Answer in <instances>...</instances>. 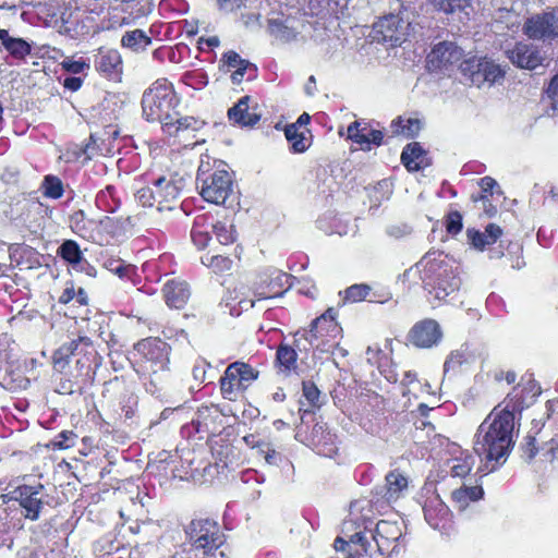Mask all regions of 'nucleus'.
<instances>
[{
	"label": "nucleus",
	"mask_w": 558,
	"mask_h": 558,
	"mask_svg": "<svg viewBox=\"0 0 558 558\" xmlns=\"http://www.w3.org/2000/svg\"><path fill=\"white\" fill-rule=\"evenodd\" d=\"M513 430V416L495 407L475 434L473 449L483 462L482 471L494 472L506 462L514 446Z\"/></svg>",
	"instance_id": "f257e3e1"
},
{
	"label": "nucleus",
	"mask_w": 558,
	"mask_h": 558,
	"mask_svg": "<svg viewBox=\"0 0 558 558\" xmlns=\"http://www.w3.org/2000/svg\"><path fill=\"white\" fill-rule=\"evenodd\" d=\"M170 354V344L158 337L142 339L133 347L132 365L151 395L160 393L168 384Z\"/></svg>",
	"instance_id": "f03ea898"
},
{
	"label": "nucleus",
	"mask_w": 558,
	"mask_h": 558,
	"mask_svg": "<svg viewBox=\"0 0 558 558\" xmlns=\"http://www.w3.org/2000/svg\"><path fill=\"white\" fill-rule=\"evenodd\" d=\"M190 558H231L232 550L219 523L209 518H196L184 529Z\"/></svg>",
	"instance_id": "7ed1b4c3"
},
{
	"label": "nucleus",
	"mask_w": 558,
	"mask_h": 558,
	"mask_svg": "<svg viewBox=\"0 0 558 558\" xmlns=\"http://www.w3.org/2000/svg\"><path fill=\"white\" fill-rule=\"evenodd\" d=\"M196 181L199 194L207 203L229 207L236 199L233 177L225 162L215 161L213 167L202 163Z\"/></svg>",
	"instance_id": "20e7f679"
},
{
	"label": "nucleus",
	"mask_w": 558,
	"mask_h": 558,
	"mask_svg": "<svg viewBox=\"0 0 558 558\" xmlns=\"http://www.w3.org/2000/svg\"><path fill=\"white\" fill-rule=\"evenodd\" d=\"M338 311L328 307L322 315L311 322L307 328L295 332V345L300 348L302 339L308 342L310 349L322 353L331 352L342 338V327L337 320ZM305 351L308 348H304Z\"/></svg>",
	"instance_id": "39448f33"
},
{
	"label": "nucleus",
	"mask_w": 558,
	"mask_h": 558,
	"mask_svg": "<svg viewBox=\"0 0 558 558\" xmlns=\"http://www.w3.org/2000/svg\"><path fill=\"white\" fill-rule=\"evenodd\" d=\"M180 102L181 98L173 84L166 77L157 78L143 94V117L148 122H159L162 125L173 116H179L177 108Z\"/></svg>",
	"instance_id": "423d86ee"
},
{
	"label": "nucleus",
	"mask_w": 558,
	"mask_h": 558,
	"mask_svg": "<svg viewBox=\"0 0 558 558\" xmlns=\"http://www.w3.org/2000/svg\"><path fill=\"white\" fill-rule=\"evenodd\" d=\"M70 228L82 239L98 245H108L124 231V221L118 217L88 218L83 210L70 216Z\"/></svg>",
	"instance_id": "0eeeda50"
},
{
	"label": "nucleus",
	"mask_w": 558,
	"mask_h": 558,
	"mask_svg": "<svg viewBox=\"0 0 558 558\" xmlns=\"http://www.w3.org/2000/svg\"><path fill=\"white\" fill-rule=\"evenodd\" d=\"M185 186L183 177L171 175L169 179L160 177L153 182V186H145L137 191L136 197L145 207H157L158 210H171L178 202Z\"/></svg>",
	"instance_id": "6e6552de"
},
{
	"label": "nucleus",
	"mask_w": 558,
	"mask_h": 558,
	"mask_svg": "<svg viewBox=\"0 0 558 558\" xmlns=\"http://www.w3.org/2000/svg\"><path fill=\"white\" fill-rule=\"evenodd\" d=\"M260 372L243 361L230 363L219 378L220 395L236 402L245 397L248 388L259 378Z\"/></svg>",
	"instance_id": "1a4fd4ad"
},
{
	"label": "nucleus",
	"mask_w": 558,
	"mask_h": 558,
	"mask_svg": "<svg viewBox=\"0 0 558 558\" xmlns=\"http://www.w3.org/2000/svg\"><path fill=\"white\" fill-rule=\"evenodd\" d=\"M541 392V386L532 376H523L497 407L499 411H508L514 421L515 415L531 407Z\"/></svg>",
	"instance_id": "9d476101"
},
{
	"label": "nucleus",
	"mask_w": 558,
	"mask_h": 558,
	"mask_svg": "<svg viewBox=\"0 0 558 558\" xmlns=\"http://www.w3.org/2000/svg\"><path fill=\"white\" fill-rule=\"evenodd\" d=\"M460 71L471 84L477 87L485 83L493 85L506 74L498 63L487 57H471L463 60L460 63Z\"/></svg>",
	"instance_id": "9b49d317"
},
{
	"label": "nucleus",
	"mask_w": 558,
	"mask_h": 558,
	"mask_svg": "<svg viewBox=\"0 0 558 558\" xmlns=\"http://www.w3.org/2000/svg\"><path fill=\"white\" fill-rule=\"evenodd\" d=\"M523 34L533 40L551 41L558 38V8L533 14L523 24Z\"/></svg>",
	"instance_id": "f8f14e48"
},
{
	"label": "nucleus",
	"mask_w": 558,
	"mask_h": 558,
	"mask_svg": "<svg viewBox=\"0 0 558 558\" xmlns=\"http://www.w3.org/2000/svg\"><path fill=\"white\" fill-rule=\"evenodd\" d=\"M407 37L404 21L397 14L380 17L373 25V39L391 47L401 46Z\"/></svg>",
	"instance_id": "ddd939ff"
},
{
	"label": "nucleus",
	"mask_w": 558,
	"mask_h": 558,
	"mask_svg": "<svg viewBox=\"0 0 558 558\" xmlns=\"http://www.w3.org/2000/svg\"><path fill=\"white\" fill-rule=\"evenodd\" d=\"M402 527L396 521L380 520L377 522L373 539L381 556H391L399 553Z\"/></svg>",
	"instance_id": "4468645a"
},
{
	"label": "nucleus",
	"mask_w": 558,
	"mask_h": 558,
	"mask_svg": "<svg viewBox=\"0 0 558 558\" xmlns=\"http://www.w3.org/2000/svg\"><path fill=\"white\" fill-rule=\"evenodd\" d=\"M94 68L102 77L121 82L123 75V60L121 53L113 48L100 47L94 54Z\"/></svg>",
	"instance_id": "2eb2a0df"
},
{
	"label": "nucleus",
	"mask_w": 558,
	"mask_h": 558,
	"mask_svg": "<svg viewBox=\"0 0 558 558\" xmlns=\"http://www.w3.org/2000/svg\"><path fill=\"white\" fill-rule=\"evenodd\" d=\"M462 49L452 41H440L436 44L427 56L428 68L433 71L446 70L461 61Z\"/></svg>",
	"instance_id": "dca6fc26"
},
{
	"label": "nucleus",
	"mask_w": 558,
	"mask_h": 558,
	"mask_svg": "<svg viewBox=\"0 0 558 558\" xmlns=\"http://www.w3.org/2000/svg\"><path fill=\"white\" fill-rule=\"evenodd\" d=\"M442 337L439 324L430 318L414 324L408 335V340L416 348L427 349L436 345Z\"/></svg>",
	"instance_id": "f3484780"
},
{
	"label": "nucleus",
	"mask_w": 558,
	"mask_h": 558,
	"mask_svg": "<svg viewBox=\"0 0 558 558\" xmlns=\"http://www.w3.org/2000/svg\"><path fill=\"white\" fill-rule=\"evenodd\" d=\"M348 138L361 146L363 150H371L372 146H380L384 143V133L373 129L363 120H355L347 129Z\"/></svg>",
	"instance_id": "a211bd4d"
},
{
	"label": "nucleus",
	"mask_w": 558,
	"mask_h": 558,
	"mask_svg": "<svg viewBox=\"0 0 558 558\" xmlns=\"http://www.w3.org/2000/svg\"><path fill=\"white\" fill-rule=\"evenodd\" d=\"M308 445L319 454L332 457L337 453V435L324 422H317L307 436Z\"/></svg>",
	"instance_id": "6ab92c4d"
},
{
	"label": "nucleus",
	"mask_w": 558,
	"mask_h": 558,
	"mask_svg": "<svg viewBox=\"0 0 558 558\" xmlns=\"http://www.w3.org/2000/svg\"><path fill=\"white\" fill-rule=\"evenodd\" d=\"M293 337L295 338V335ZM296 350L301 351L302 349L295 345V339L293 344L281 341L277 345L274 367L278 374L289 377L299 373V354Z\"/></svg>",
	"instance_id": "aec40b11"
},
{
	"label": "nucleus",
	"mask_w": 558,
	"mask_h": 558,
	"mask_svg": "<svg viewBox=\"0 0 558 558\" xmlns=\"http://www.w3.org/2000/svg\"><path fill=\"white\" fill-rule=\"evenodd\" d=\"M161 293L168 307L183 310L191 298V287L185 280L172 278L165 282Z\"/></svg>",
	"instance_id": "412c9836"
},
{
	"label": "nucleus",
	"mask_w": 558,
	"mask_h": 558,
	"mask_svg": "<svg viewBox=\"0 0 558 558\" xmlns=\"http://www.w3.org/2000/svg\"><path fill=\"white\" fill-rule=\"evenodd\" d=\"M197 433L216 435L222 426V413L217 404L202 405L192 421Z\"/></svg>",
	"instance_id": "4be33fe9"
},
{
	"label": "nucleus",
	"mask_w": 558,
	"mask_h": 558,
	"mask_svg": "<svg viewBox=\"0 0 558 558\" xmlns=\"http://www.w3.org/2000/svg\"><path fill=\"white\" fill-rule=\"evenodd\" d=\"M251 96L241 97L233 107L228 110V119L241 128H254L260 120V113L257 112V106L251 108Z\"/></svg>",
	"instance_id": "5701e85b"
},
{
	"label": "nucleus",
	"mask_w": 558,
	"mask_h": 558,
	"mask_svg": "<svg viewBox=\"0 0 558 558\" xmlns=\"http://www.w3.org/2000/svg\"><path fill=\"white\" fill-rule=\"evenodd\" d=\"M206 122L191 116H173L161 125L162 132L170 137H181L201 131Z\"/></svg>",
	"instance_id": "b1692460"
},
{
	"label": "nucleus",
	"mask_w": 558,
	"mask_h": 558,
	"mask_svg": "<svg viewBox=\"0 0 558 558\" xmlns=\"http://www.w3.org/2000/svg\"><path fill=\"white\" fill-rule=\"evenodd\" d=\"M507 57L515 66L527 70L536 69L543 61L536 48L521 41L507 50Z\"/></svg>",
	"instance_id": "393cba45"
},
{
	"label": "nucleus",
	"mask_w": 558,
	"mask_h": 558,
	"mask_svg": "<svg viewBox=\"0 0 558 558\" xmlns=\"http://www.w3.org/2000/svg\"><path fill=\"white\" fill-rule=\"evenodd\" d=\"M63 52L60 49L51 48L49 46L37 47V72H43L47 77H57L61 70V59Z\"/></svg>",
	"instance_id": "a878e982"
},
{
	"label": "nucleus",
	"mask_w": 558,
	"mask_h": 558,
	"mask_svg": "<svg viewBox=\"0 0 558 558\" xmlns=\"http://www.w3.org/2000/svg\"><path fill=\"white\" fill-rule=\"evenodd\" d=\"M460 283V278L453 274L451 268L439 267L433 283H429L432 286L430 293H434L438 300H445L448 295L459 290Z\"/></svg>",
	"instance_id": "bb28decb"
},
{
	"label": "nucleus",
	"mask_w": 558,
	"mask_h": 558,
	"mask_svg": "<svg viewBox=\"0 0 558 558\" xmlns=\"http://www.w3.org/2000/svg\"><path fill=\"white\" fill-rule=\"evenodd\" d=\"M423 510L426 522L435 530H445L451 522V512L440 500L426 502Z\"/></svg>",
	"instance_id": "cd10ccee"
},
{
	"label": "nucleus",
	"mask_w": 558,
	"mask_h": 558,
	"mask_svg": "<svg viewBox=\"0 0 558 558\" xmlns=\"http://www.w3.org/2000/svg\"><path fill=\"white\" fill-rule=\"evenodd\" d=\"M401 162L410 172H416L429 166L426 150L418 142H411L404 146Z\"/></svg>",
	"instance_id": "c85d7f7f"
},
{
	"label": "nucleus",
	"mask_w": 558,
	"mask_h": 558,
	"mask_svg": "<svg viewBox=\"0 0 558 558\" xmlns=\"http://www.w3.org/2000/svg\"><path fill=\"white\" fill-rule=\"evenodd\" d=\"M466 235L474 248L484 251L488 245L495 244L500 239L502 229L496 223H488L483 232L476 229H468Z\"/></svg>",
	"instance_id": "c756f323"
},
{
	"label": "nucleus",
	"mask_w": 558,
	"mask_h": 558,
	"mask_svg": "<svg viewBox=\"0 0 558 558\" xmlns=\"http://www.w3.org/2000/svg\"><path fill=\"white\" fill-rule=\"evenodd\" d=\"M302 397L304 399L300 401L299 412L303 418L305 414L314 413L319 410L323 405L322 392L312 380H304L302 383Z\"/></svg>",
	"instance_id": "7c9ffc66"
},
{
	"label": "nucleus",
	"mask_w": 558,
	"mask_h": 558,
	"mask_svg": "<svg viewBox=\"0 0 558 558\" xmlns=\"http://www.w3.org/2000/svg\"><path fill=\"white\" fill-rule=\"evenodd\" d=\"M201 263L216 275H223L231 271L233 259L226 253L210 250L201 256Z\"/></svg>",
	"instance_id": "2f4dec72"
},
{
	"label": "nucleus",
	"mask_w": 558,
	"mask_h": 558,
	"mask_svg": "<svg viewBox=\"0 0 558 558\" xmlns=\"http://www.w3.org/2000/svg\"><path fill=\"white\" fill-rule=\"evenodd\" d=\"M391 132L395 136L415 138L422 130V122L417 118L397 117L391 121Z\"/></svg>",
	"instance_id": "473e14b6"
},
{
	"label": "nucleus",
	"mask_w": 558,
	"mask_h": 558,
	"mask_svg": "<svg viewBox=\"0 0 558 558\" xmlns=\"http://www.w3.org/2000/svg\"><path fill=\"white\" fill-rule=\"evenodd\" d=\"M385 481L386 492L384 498L388 502L397 500L401 493L408 487V478L399 470L388 472Z\"/></svg>",
	"instance_id": "72a5a7b5"
},
{
	"label": "nucleus",
	"mask_w": 558,
	"mask_h": 558,
	"mask_svg": "<svg viewBox=\"0 0 558 558\" xmlns=\"http://www.w3.org/2000/svg\"><path fill=\"white\" fill-rule=\"evenodd\" d=\"M435 408H430L425 403H420L415 410H412L407 413L405 420L408 423H411L416 430H425L434 432L435 426L429 420V413L434 411Z\"/></svg>",
	"instance_id": "f704fd0d"
},
{
	"label": "nucleus",
	"mask_w": 558,
	"mask_h": 558,
	"mask_svg": "<svg viewBox=\"0 0 558 558\" xmlns=\"http://www.w3.org/2000/svg\"><path fill=\"white\" fill-rule=\"evenodd\" d=\"M0 41L5 50L16 59H23L31 53L32 46L22 38L10 36L5 29H0Z\"/></svg>",
	"instance_id": "c9c22d12"
},
{
	"label": "nucleus",
	"mask_w": 558,
	"mask_h": 558,
	"mask_svg": "<svg viewBox=\"0 0 558 558\" xmlns=\"http://www.w3.org/2000/svg\"><path fill=\"white\" fill-rule=\"evenodd\" d=\"M96 205L107 213H114L121 206V198L114 185H107L96 195Z\"/></svg>",
	"instance_id": "e433bc0d"
},
{
	"label": "nucleus",
	"mask_w": 558,
	"mask_h": 558,
	"mask_svg": "<svg viewBox=\"0 0 558 558\" xmlns=\"http://www.w3.org/2000/svg\"><path fill=\"white\" fill-rule=\"evenodd\" d=\"M284 135L290 144L291 151L294 154H302L310 147V143L305 136V133L300 131L296 124L286 125Z\"/></svg>",
	"instance_id": "4c0bfd02"
},
{
	"label": "nucleus",
	"mask_w": 558,
	"mask_h": 558,
	"mask_svg": "<svg viewBox=\"0 0 558 558\" xmlns=\"http://www.w3.org/2000/svg\"><path fill=\"white\" fill-rule=\"evenodd\" d=\"M40 191L46 198L59 199L64 194V185L59 177L47 174L40 184Z\"/></svg>",
	"instance_id": "58836bf2"
},
{
	"label": "nucleus",
	"mask_w": 558,
	"mask_h": 558,
	"mask_svg": "<svg viewBox=\"0 0 558 558\" xmlns=\"http://www.w3.org/2000/svg\"><path fill=\"white\" fill-rule=\"evenodd\" d=\"M475 463L472 453L461 452L459 457L451 459L450 472L454 477H465L470 474Z\"/></svg>",
	"instance_id": "ea45409f"
},
{
	"label": "nucleus",
	"mask_w": 558,
	"mask_h": 558,
	"mask_svg": "<svg viewBox=\"0 0 558 558\" xmlns=\"http://www.w3.org/2000/svg\"><path fill=\"white\" fill-rule=\"evenodd\" d=\"M151 44V38L147 36L142 29H134L126 32L121 38V46L132 50L146 48Z\"/></svg>",
	"instance_id": "a19ab883"
},
{
	"label": "nucleus",
	"mask_w": 558,
	"mask_h": 558,
	"mask_svg": "<svg viewBox=\"0 0 558 558\" xmlns=\"http://www.w3.org/2000/svg\"><path fill=\"white\" fill-rule=\"evenodd\" d=\"M57 254L66 263L76 266L83 260V253L74 240H65L58 248Z\"/></svg>",
	"instance_id": "79ce46f5"
},
{
	"label": "nucleus",
	"mask_w": 558,
	"mask_h": 558,
	"mask_svg": "<svg viewBox=\"0 0 558 558\" xmlns=\"http://www.w3.org/2000/svg\"><path fill=\"white\" fill-rule=\"evenodd\" d=\"M110 149L106 146L105 140L97 133H92L87 143L82 148V154L86 160H90L97 156H105Z\"/></svg>",
	"instance_id": "37998d69"
},
{
	"label": "nucleus",
	"mask_w": 558,
	"mask_h": 558,
	"mask_svg": "<svg viewBox=\"0 0 558 558\" xmlns=\"http://www.w3.org/2000/svg\"><path fill=\"white\" fill-rule=\"evenodd\" d=\"M211 231L215 234L216 240L223 246L231 245L236 241V230L233 225L217 221L213 225Z\"/></svg>",
	"instance_id": "c03bdc74"
},
{
	"label": "nucleus",
	"mask_w": 558,
	"mask_h": 558,
	"mask_svg": "<svg viewBox=\"0 0 558 558\" xmlns=\"http://www.w3.org/2000/svg\"><path fill=\"white\" fill-rule=\"evenodd\" d=\"M484 495L482 486H462L452 492V498L454 501L466 506L470 501H477Z\"/></svg>",
	"instance_id": "a18cd8bd"
},
{
	"label": "nucleus",
	"mask_w": 558,
	"mask_h": 558,
	"mask_svg": "<svg viewBox=\"0 0 558 558\" xmlns=\"http://www.w3.org/2000/svg\"><path fill=\"white\" fill-rule=\"evenodd\" d=\"M191 239L198 250H205L211 240V235L204 225L195 220L191 229Z\"/></svg>",
	"instance_id": "49530a36"
},
{
	"label": "nucleus",
	"mask_w": 558,
	"mask_h": 558,
	"mask_svg": "<svg viewBox=\"0 0 558 558\" xmlns=\"http://www.w3.org/2000/svg\"><path fill=\"white\" fill-rule=\"evenodd\" d=\"M80 343H84L86 347L92 345V341L88 337H78L76 340H72L70 343H65L61 345L53 354V361L56 363L61 362L62 360L69 359L74 354Z\"/></svg>",
	"instance_id": "de8ad7c7"
},
{
	"label": "nucleus",
	"mask_w": 558,
	"mask_h": 558,
	"mask_svg": "<svg viewBox=\"0 0 558 558\" xmlns=\"http://www.w3.org/2000/svg\"><path fill=\"white\" fill-rule=\"evenodd\" d=\"M371 293V286L366 283H355L344 291V300L349 302L366 301Z\"/></svg>",
	"instance_id": "09e8293b"
},
{
	"label": "nucleus",
	"mask_w": 558,
	"mask_h": 558,
	"mask_svg": "<svg viewBox=\"0 0 558 558\" xmlns=\"http://www.w3.org/2000/svg\"><path fill=\"white\" fill-rule=\"evenodd\" d=\"M446 232L450 235L459 234L463 229V217L460 211L451 210L444 218Z\"/></svg>",
	"instance_id": "8fccbe9b"
},
{
	"label": "nucleus",
	"mask_w": 558,
	"mask_h": 558,
	"mask_svg": "<svg viewBox=\"0 0 558 558\" xmlns=\"http://www.w3.org/2000/svg\"><path fill=\"white\" fill-rule=\"evenodd\" d=\"M15 493L17 494L15 499H20V505L25 509V517L35 519V502L32 499V487H23Z\"/></svg>",
	"instance_id": "3c124183"
},
{
	"label": "nucleus",
	"mask_w": 558,
	"mask_h": 558,
	"mask_svg": "<svg viewBox=\"0 0 558 558\" xmlns=\"http://www.w3.org/2000/svg\"><path fill=\"white\" fill-rule=\"evenodd\" d=\"M366 530V526H364V530H360V531H356L355 533L349 535V542H350V545H357L360 548H357L355 550V554L357 556H371L372 557V553H371V544L369 542L367 541V538L365 537V533L364 531Z\"/></svg>",
	"instance_id": "603ef678"
},
{
	"label": "nucleus",
	"mask_w": 558,
	"mask_h": 558,
	"mask_svg": "<svg viewBox=\"0 0 558 558\" xmlns=\"http://www.w3.org/2000/svg\"><path fill=\"white\" fill-rule=\"evenodd\" d=\"M468 362L466 355L463 351H452L444 363V372L446 374L456 373L464 363Z\"/></svg>",
	"instance_id": "864d4df0"
},
{
	"label": "nucleus",
	"mask_w": 558,
	"mask_h": 558,
	"mask_svg": "<svg viewBox=\"0 0 558 558\" xmlns=\"http://www.w3.org/2000/svg\"><path fill=\"white\" fill-rule=\"evenodd\" d=\"M248 72V80H252L256 76L257 68L255 64L251 63L248 60H245L241 65L234 69L231 72V81L233 84H241L244 80L245 73Z\"/></svg>",
	"instance_id": "5fc2aeb1"
},
{
	"label": "nucleus",
	"mask_w": 558,
	"mask_h": 558,
	"mask_svg": "<svg viewBox=\"0 0 558 558\" xmlns=\"http://www.w3.org/2000/svg\"><path fill=\"white\" fill-rule=\"evenodd\" d=\"M471 0H433L434 5L449 14L456 11H463L470 5Z\"/></svg>",
	"instance_id": "6e6d98bb"
},
{
	"label": "nucleus",
	"mask_w": 558,
	"mask_h": 558,
	"mask_svg": "<svg viewBox=\"0 0 558 558\" xmlns=\"http://www.w3.org/2000/svg\"><path fill=\"white\" fill-rule=\"evenodd\" d=\"M76 438L77 436L74 432L63 430L51 442V447L59 450L72 448L75 445Z\"/></svg>",
	"instance_id": "4d7b16f0"
},
{
	"label": "nucleus",
	"mask_w": 558,
	"mask_h": 558,
	"mask_svg": "<svg viewBox=\"0 0 558 558\" xmlns=\"http://www.w3.org/2000/svg\"><path fill=\"white\" fill-rule=\"evenodd\" d=\"M87 69H89V64L82 58L78 60H73L71 58H62L61 59V70H63L68 73L80 74V73H83Z\"/></svg>",
	"instance_id": "13d9d810"
},
{
	"label": "nucleus",
	"mask_w": 558,
	"mask_h": 558,
	"mask_svg": "<svg viewBox=\"0 0 558 558\" xmlns=\"http://www.w3.org/2000/svg\"><path fill=\"white\" fill-rule=\"evenodd\" d=\"M541 456L546 462L558 459V434L541 447Z\"/></svg>",
	"instance_id": "bf43d9fd"
},
{
	"label": "nucleus",
	"mask_w": 558,
	"mask_h": 558,
	"mask_svg": "<svg viewBox=\"0 0 558 558\" xmlns=\"http://www.w3.org/2000/svg\"><path fill=\"white\" fill-rule=\"evenodd\" d=\"M522 452H523V457L531 461L532 459L535 458V456L537 454V452L541 453V449H538V447L536 446V439L535 437L531 436V435H527L525 438H524V441L522 444Z\"/></svg>",
	"instance_id": "052dcab7"
},
{
	"label": "nucleus",
	"mask_w": 558,
	"mask_h": 558,
	"mask_svg": "<svg viewBox=\"0 0 558 558\" xmlns=\"http://www.w3.org/2000/svg\"><path fill=\"white\" fill-rule=\"evenodd\" d=\"M244 61L245 59H242L241 56L234 50H229L225 52L221 57V62L223 65L228 68V71H233Z\"/></svg>",
	"instance_id": "680f3d73"
},
{
	"label": "nucleus",
	"mask_w": 558,
	"mask_h": 558,
	"mask_svg": "<svg viewBox=\"0 0 558 558\" xmlns=\"http://www.w3.org/2000/svg\"><path fill=\"white\" fill-rule=\"evenodd\" d=\"M391 299V293L388 290H374V288L371 286V293L367 296L368 302L374 303H385Z\"/></svg>",
	"instance_id": "e2e57ef3"
},
{
	"label": "nucleus",
	"mask_w": 558,
	"mask_h": 558,
	"mask_svg": "<svg viewBox=\"0 0 558 558\" xmlns=\"http://www.w3.org/2000/svg\"><path fill=\"white\" fill-rule=\"evenodd\" d=\"M546 93L553 101L554 108L558 109V73L550 80Z\"/></svg>",
	"instance_id": "0e129e2a"
},
{
	"label": "nucleus",
	"mask_w": 558,
	"mask_h": 558,
	"mask_svg": "<svg viewBox=\"0 0 558 558\" xmlns=\"http://www.w3.org/2000/svg\"><path fill=\"white\" fill-rule=\"evenodd\" d=\"M84 80L78 76H68L63 80V87L70 92H77L82 85Z\"/></svg>",
	"instance_id": "69168bd1"
},
{
	"label": "nucleus",
	"mask_w": 558,
	"mask_h": 558,
	"mask_svg": "<svg viewBox=\"0 0 558 558\" xmlns=\"http://www.w3.org/2000/svg\"><path fill=\"white\" fill-rule=\"evenodd\" d=\"M417 381V374L415 372H405L404 376L401 380V386L403 388L402 396H407L410 393L409 387Z\"/></svg>",
	"instance_id": "338daca9"
},
{
	"label": "nucleus",
	"mask_w": 558,
	"mask_h": 558,
	"mask_svg": "<svg viewBox=\"0 0 558 558\" xmlns=\"http://www.w3.org/2000/svg\"><path fill=\"white\" fill-rule=\"evenodd\" d=\"M75 298V289H74V284L73 282L71 281L70 282V286H68L63 291L62 293L60 294L59 299H58V302L62 305H66L69 304L72 300H74Z\"/></svg>",
	"instance_id": "774afa93"
}]
</instances>
